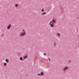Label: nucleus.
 Returning a JSON list of instances; mask_svg holds the SVG:
<instances>
[{
    "instance_id": "15",
    "label": "nucleus",
    "mask_w": 79,
    "mask_h": 79,
    "mask_svg": "<svg viewBox=\"0 0 79 79\" xmlns=\"http://www.w3.org/2000/svg\"><path fill=\"white\" fill-rule=\"evenodd\" d=\"M38 76H41V75L40 74H38Z\"/></svg>"
},
{
    "instance_id": "14",
    "label": "nucleus",
    "mask_w": 79,
    "mask_h": 79,
    "mask_svg": "<svg viewBox=\"0 0 79 79\" xmlns=\"http://www.w3.org/2000/svg\"><path fill=\"white\" fill-rule=\"evenodd\" d=\"M44 11V9H42V10H41L42 12H43Z\"/></svg>"
},
{
    "instance_id": "12",
    "label": "nucleus",
    "mask_w": 79,
    "mask_h": 79,
    "mask_svg": "<svg viewBox=\"0 0 79 79\" xmlns=\"http://www.w3.org/2000/svg\"><path fill=\"white\" fill-rule=\"evenodd\" d=\"M23 60V57H20V60L21 61H22Z\"/></svg>"
},
{
    "instance_id": "7",
    "label": "nucleus",
    "mask_w": 79,
    "mask_h": 79,
    "mask_svg": "<svg viewBox=\"0 0 79 79\" xmlns=\"http://www.w3.org/2000/svg\"><path fill=\"white\" fill-rule=\"evenodd\" d=\"M15 7H18L19 6V5L18 4H15Z\"/></svg>"
},
{
    "instance_id": "1",
    "label": "nucleus",
    "mask_w": 79,
    "mask_h": 79,
    "mask_svg": "<svg viewBox=\"0 0 79 79\" xmlns=\"http://www.w3.org/2000/svg\"><path fill=\"white\" fill-rule=\"evenodd\" d=\"M56 23V21L54 19H53L52 21H51L49 24V25L52 28L53 27H54V24Z\"/></svg>"
},
{
    "instance_id": "16",
    "label": "nucleus",
    "mask_w": 79,
    "mask_h": 79,
    "mask_svg": "<svg viewBox=\"0 0 79 79\" xmlns=\"http://www.w3.org/2000/svg\"><path fill=\"white\" fill-rule=\"evenodd\" d=\"M48 60L49 61H50V59L49 58L48 59Z\"/></svg>"
},
{
    "instance_id": "6",
    "label": "nucleus",
    "mask_w": 79,
    "mask_h": 79,
    "mask_svg": "<svg viewBox=\"0 0 79 79\" xmlns=\"http://www.w3.org/2000/svg\"><path fill=\"white\" fill-rule=\"evenodd\" d=\"M5 61L6 63H8L9 62V60L8 59H6L5 60Z\"/></svg>"
},
{
    "instance_id": "3",
    "label": "nucleus",
    "mask_w": 79,
    "mask_h": 79,
    "mask_svg": "<svg viewBox=\"0 0 79 79\" xmlns=\"http://www.w3.org/2000/svg\"><path fill=\"white\" fill-rule=\"evenodd\" d=\"M69 69V67H65L63 69V71H65Z\"/></svg>"
},
{
    "instance_id": "10",
    "label": "nucleus",
    "mask_w": 79,
    "mask_h": 79,
    "mask_svg": "<svg viewBox=\"0 0 79 79\" xmlns=\"http://www.w3.org/2000/svg\"><path fill=\"white\" fill-rule=\"evenodd\" d=\"M46 14V12H44L42 14V15H44Z\"/></svg>"
},
{
    "instance_id": "18",
    "label": "nucleus",
    "mask_w": 79,
    "mask_h": 79,
    "mask_svg": "<svg viewBox=\"0 0 79 79\" xmlns=\"http://www.w3.org/2000/svg\"><path fill=\"white\" fill-rule=\"evenodd\" d=\"M70 62H71L70 60H69V63H70Z\"/></svg>"
},
{
    "instance_id": "8",
    "label": "nucleus",
    "mask_w": 79,
    "mask_h": 79,
    "mask_svg": "<svg viewBox=\"0 0 79 79\" xmlns=\"http://www.w3.org/2000/svg\"><path fill=\"white\" fill-rule=\"evenodd\" d=\"M57 36H60L61 35V34L60 33H57Z\"/></svg>"
},
{
    "instance_id": "11",
    "label": "nucleus",
    "mask_w": 79,
    "mask_h": 79,
    "mask_svg": "<svg viewBox=\"0 0 79 79\" xmlns=\"http://www.w3.org/2000/svg\"><path fill=\"white\" fill-rule=\"evenodd\" d=\"M4 65L5 66H6L7 65V63H6L5 62L4 63Z\"/></svg>"
},
{
    "instance_id": "13",
    "label": "nucleus",
    "mask_w": 79,
    "mask_h": 79,
    "mask_svg": "<svg viewBox=\"0 0 79 79\" xmlns=\"http://www.w3.org/2000/svg\"><path fill=\"white\" fill-rule=\"evenodd\" d=\"M53 45H54V46H55V45H56V43L55 42H54V44H53Z\"/></svg>"
},
{
    "instance_id": "5",
    "label": "nucleus",
    "mask_w": 79,
    "mask_h": 79,
    "mask_svg": "<svg viewBox=\"0 0 79 79\" xmlns=\"http://www.w3.org/2000/svg\"><path fill=\"white\" fill-rule=\"evenodd\" d=\"M28 56L27 55H25L23 56V59H26L27 58Z\"/></svg>"
},
{
    "instance_id": "9",
    "label": "nucleus",
    "mask_w": 79,
    "mask_h": 79,
    "mask_svg": "<svg viewBox=\"0 0 79 79\" xmlns=\"http://www.w3.org/2000/svg\"><path fill=\"white\" fill-rule=\"evenodd\" d=\"M44 74L43 72H40V75L41 76H43Z\"/></svg>"
},
{
    "instance_id": "17",
    "label": "nucleus",
    "mask_w": 79,
    "mask_h": 79,
    "mask_svg": "<svg viewBox=\"0 0 79 79\" xmlns=\"http://www.w3.org/2000/svg\"><path fill=\"white\" fill-rule=\"evenodd\" d=\"M44 56H46V54H45V53L44 54Z\"/></svg>"
},
{
    "instance_id": "2",
    "label": "nucleus",
    "mask_w": 79,
    "mask_h": 79,
    "mask_svg": "<svg viewBox=\"0 0 79 79\" xmlns=\"http://www.w3.org/2000/svg\"><path fill=\"white\" fill-rule=\"evenodd\" d=\"M22 31V32L20 34V36L21 37L24 36L26 35V31L24 29H23Z\"/></svg>"
},
{
    "instance_id": "4",
    "label": "nucleus",
    "mask_w": 79,
    "mask_h": 79,
    "mask_svg": "<svg viewBox=\"0 0 79 79\" xmlns=\"http://www.w3.org/2000/svg\"><path fill=\"white\" fill-rule=\"evenodd\" d=\"M11 27V24H9V26H8L7 27V29L8 30L10 29V28Z\"/></svg>"
}]
</instances>
